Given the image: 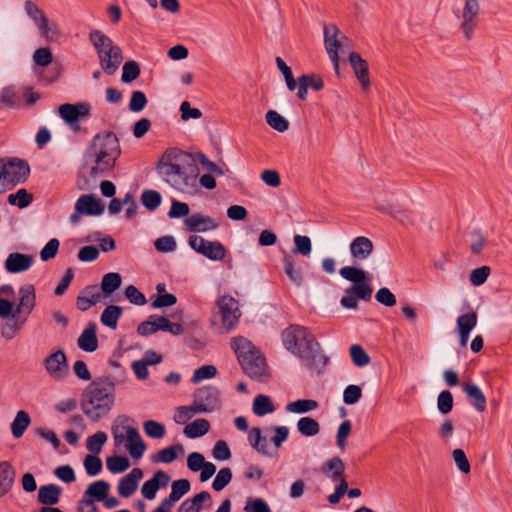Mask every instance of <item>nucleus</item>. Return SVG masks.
I'll list each match as a JSON object with an SVG mask.
<instances>
[{"instance_id":"nucleus-50","label":"nucleus","mask_w":512,"mask_h":512,"mask_svg":"<svg viewBox=\"0 0 512 512\" xmlns=\"http://www.w3.org/2000/svg\"><path fill=\"white\" fill-rule=\"evenodd\" d=\"M37 27L39 28L41 35L48 40L53 41L59 37L57 25L54 23H50L47 17L40 18L39 25Z\"/></svg>"},{"instance_id":"nucleus-21","label":"nucleus","mask_w":512,"mask_h":512,"mask_svg":"<svg viewBox=\"0 0 512 512\" xmlns=\"http://www.w3.org/2000/svg\"><path fill=\"white\" fill-rule=\"evenodd\" d=\"M373 251L374 244L368 237L358 236L350 243V254L355 260H366L372 255Z\"/></svg>"},{"instance_id":"nucleus-55","label":"nucleus","mask_w":512,"mask_h":512,"mask_svg":"<svg viewBox=\"0 0 512 512\" xmlns=\"http://www.w3.org/2000/svg\"><path fill=\"white\" fill-rule=\"evenodd\" d=\"M140 75L139 64L135 61H127L122 68L121 80L124 83H130L136 80Z\"/></svg>"},{"instance_id":"nucleus-6","label":"nucleus","mask_w":512,"mask_h":512,"mask_svg":"<svg viewBox=\"0 0 512 512\" xmlns=\"http://www.w3.org/2000/svg\"><path fill=\"white\" fill-rule=\"evenodd\" d=\"M233 342L239 364L245 374L251 379L262 381L267 376V364L264 356L243 337L234 338Z\"/></svg>"},{"instance_id":"nucleus-27","label":"nucleus","mask_w":512,"mask_h":512,"mask_svg":"<svg viewBox=\"0 0 512 512\" xmlns=\"http://www.w3.org/2000/svg\"><path fill=\"white\" fill-rule=\"evenodd\" d=\"M89 41L93 45L97 54L99 51H109L110 48L112 50L120 49L118 45L113 43V40L109 36L98 29H93L89 32Z\"/></svg>"},{"instance_id":"nucleus-34","label":"nucleus","mask_w":512,"mask_h":512,"mask_svg":"<svg viewBox=\"0 0 512 512\" xmlns=\"http://www.w3.org/2000/svg\"><path fill=\"white\" fill-rule=\"evenodd\" d=\"M190 482L187 479H179L172 483L171 492L166 498L165 504L174 505L175 502L180 500L190 490Z\"/></svg>"},{"instance_id":"nucleus-31","label":"nucleus","mask_w":512,"mask_h":512,"mask_svg":"<svg viewBox=\"0 0 512 512\" xmlns=\"http://www.w3.org/2000/svg\"><path fill=\"white\" fill-rule=\"evenodd\" d=\"M211 495L207 491H201L192 498L182 502L177 512H200L204 502H211Z\"/></svg>"},{"instance_id":"nucleus-24","label":"nucleus","mask_w":512,"mask_h":512,"mask_svg":"<svg viewBox=\"0 0 512 512\" xmlns=\"http://www.w3.org/2000/svg\"><path fill=\"white\" fill-rule=\"evenodd\" d=\"M16 470L9 461L0 462V498L8 494L15 482Z\"/></svg>"},{"instance_id":"nucleus-54","label":"nucleus","mask_w":512,"mask_h":512,"mask_svg":"<svg viewBox=\"0 0 512 512\" xmlns=\"http://www.w3.org/2000/svg\"><path fill=\"white\" fill-rule=\"evenodd\" d=\"M293 253L301 254L302 256H309L312 251V243L308 236L295 235Z\"/></svg>"},{"instance_id":"nucleus-20","label":"nucleus","mask_w":512,"mask_h":512,"mask_svg":"<svg viewBox=\"0 0 512 512\" xmlns=\"http://www.w3.org/2000/svg\"><path fill=\"white\" fill-rule=\"evenodd\" d=\"M349 62L361 84L362 89H368L370 87V79L367 61L364 60L357 52H351L349 54Z\"/></svg>"},{"instance_id":"nucleus-4","label":"nucleus","mask_w":512,"mask_h":512,"mask_svg":"<svg viewBox=\"0 0 512 512\" xmlns=\"http://www.w3.org/2000/svg\"><path fill=\"white\" fill-rule=\"evenodd\" d=\"M115 164V161L104 158L102 153L87 147L84 152V164L78 175L77 187L84 191L94 188L98 178L111 175Z\"/></svg>"},{"instance_id":"nucleus-29","label":"nucleus","mask_w":512,"mask_h":512,"mask_svg":"<svg viewBox=\"0 0 512 512\" xmlns=\"http://www.w3.org/2000/svg\"><path fill=\"white\" fill-rule=\"evenodd\" d=\"M462 389L470 399L471 405L478 412H483L486 408V397L482 390L473 383H464Z\"/></svg>"},{"instance_id":"nucleus-40","label":"nucleus","mask_w":512,"mask_h":512,"mask_svg":"<svg viewBox=\"0 0 512 512\" xmlns=\"http://www.w3.org/2000/svg\"><path fill=\"white\" fill-rule=\"evenodd\" d=\"M252 409L257 416H264L275 411L271 399L263 394H259L254 398Z\"/></svg>"},{"instance_id":"nucleus-17","label":"nucleus","mask_w":512,"mask_h":512,"mask_svg":"<svg viewBox=\"0 0 512 512\" xmlns=\"http://www.w3.org/2000/svg\"><path fill=\"white\" fill-rule=\"evenodd\" d=\"M97 56L101 69L107 75L115 74L124 59L121 48L114 50L110 48L109 51L103 52L99 51Z\"/></svg>"},{"instance_id":"nucleus-49","label":"nucleus","mask_w":512,"mask_h":512,"mask_svg":"<svg viewBox=\"0 0 512 512\" xmlns=\"http://www.w3.org/2000/svg\"><path fill=\"white\" fill-rule=\"evenodd\" d=\"M477 314L474 311L460 315L457 318L458 331L471 332L477 325Z\"/></svg>"},{"instance_id":"nucleus-23","label":"nucleus","mask_w":512,"mask_h":512,"mask_svg":"<svg viewBox=\"0 0 512 512\" xmlns=\"http://www.w3.org/2000/svg\"><path fill=\"white\" fill-rule=\"evenodd\" d=\"M33 264V257L27 254L14 252L9 254L5 261V268L9 273L27 271Z\"/></svg>"},{"instance_id":"nucleus-19","label":"nucleus","mask_w":512,"mask_h":512,"mask_svg":"<svg viewBox=\"0 0 512 512\" xmlns=\"http://www.w3.org/2000/svg\"><path fill=\"white\" fill-rule=\"evenodd\" d=\"M75 209L89 216H98L104 212V205L92 194L81 195L75 203Z\"/></svg>"},{"instance_id":"nucleus-32","label":"nucleus","mask_w":512,"mask_h":512,"mask_svg":"<svg viewBox=\"0 0 512 512\" xmlns=\"http://www.w3.org/2000/svg\"><path fill=\"white\" fill-rule=\"evenodd\" d=\"M110 485L104 480H98L90 484L85 491V496L82 499H93L102 501L108 495Z\"/></svg>"},{"instance_id":"nucleus-13","label":"nucleus","mask_w":512,"mask_h":512,"mask_svg":"<svg viewBox=\"0 0 512 512\" xmlns=\"http://www.w3.org/2000/svg\"><path fill=\"white\" fill-rule=\"evenodd\" d=\"M339 273L342 278L353 283V286L350 288H352L356 294L365 297L368 291L373 292L372 286L366 282L367 276L363 269L354 266H346L341 268Z\"/></svg>"},{"instance_id":"nucleus-11","label":"nucleus","mask_w":512,"mask_h":512,"mask_svg":"<svg viewBox=\"0 0 512 512\" xmlns=\"http://www.w3.org/2000/svg\"><path fill=\"white\" fill-rule=\"evenodd\" d=\"M193 402L198 406L199 412L210 413L217 410L219 404V391L212 386H203L194 393Z\"/></svg>"},{"instance_id":"nucleus-59","label":"nucleus","mask_w":512,"mask_h":512,"mask_svg":"<svg viewBox=\"0 0 512 512\" xmlns=\"http://www.w3.org/2000/svg\"><path fill=\"white\" fill-rule=\"evenodd\" d=\"M388 213L404 225L414 224V217L412 215V212L408 210L402 209L397 206H390L388 208Z\"/></svg>"},{"instance_id":"nucleus-48","label":"nucleus","mask_w":512,"mask_h":512,"mask_svg":"<svg viewBox=\"0 0 512 512\" xmlns=\"http://www.w3.org/2000/svg\"><path fill=\"white\" fill-rule=\"evenodd\" d=\"M350 356L354 365L364 367L370 363V356L360 345L354 344L350 347Z\"/></svg>"},{"instance_id":"nucleus-18","label":"nucleus","mask_w":512,"mask_h":512,"mask_svg":"<svg viewBox=\"0 0 512 512\" xmlns=\"http://www.w3.org/2000/svg\"><path fill=\"white\" fill-rule=\"evenodd\" d=\"M184 224L191 232H207L216 230L219 224L211 217L201 213H193L184 220Z\"/></svg>"},{"instance_id":"nucleus-28","label":"nucleus","mask_w":512,"mask_h":512,"mask_svg":"<svg viewBox=\"0 0 512 512\" xmlns=\"http://www.w3.org/2000/svg\"><path fill=\"white\" fill-rule=\"evenodd\" d=\"M321 472L333 482H337L339 478L345 476V464L340 457H333L321 466Z\"/></svg>"},{"instance_id":"nucleus-42","label":"nucleus","mask_w":512,"mask_h":512,"mask_svg":"<svg viewBox=\"0 0 512 512\" xmlns=\"http://www.w3.org/2000/svg\"><path fill=\"white\" fill-rule=\"evenodd\" d=\"M318 406H319V404L316 400L299 399V400L289 403L286 406V410L291 413L302 414V413H307V412L313 411V410L317 409Z\"/></svg>"},{"instance_id":"nucleus-62","label":"nucleus","mask_w":512,"mask_h":512,"mask_svg":"<svg viewBox=\"0 0 512 512\" xmlns=\"http://www.w3.org/2000/svg\"><path fill=\"white\" fill-rule=\"evenodd\" d=\"M362 397V389L358 385H348L343 392V401L347 405L356 404Z\"/></svg>"},{"instance_id":"nucleus-38","label":"nucleus","mask_w":512,"mask_h":512,"mask_svg":"<svg viewBox=\"0 0 512 512\" xmlns=\"http://www.w3.org/2000/svg\"><path fill=\"white\" fill-rule=\"evenodd\" d=\"M30 423L31 418L29 414L24 410L18 411L14 420L11 423L12 435L15 438L22 437L26 429L29 427Z\"/></svg>"},{"instance_id":"nucleus-37","label":"nucleus","mask_w":512,"mask_h":512,"mask_svg":"<svg viewBox=\"0 0 512 512\" xmlns=\"http://www.w3.org/2000/svg\"><path fill=\"white\" fill-rule=\"evenodd\" d=\"M121 284V275L117 272H109L102 277L100 287L105 296H110L120 288Z\"/></svg>"},{"instance_id":"nucleus-46","label":"nucleus","mask_w":512,"mask_h":512,"mask_svg":"<svg viewBox=\"0 0 512 512\" xmlns=\"http://www.w3.org/2000/svg\"><path fill=\"white\" fill-rule=\"evenodd\" d=\"M162 201L161 194L152 189L144 190L141 195V202L146 209L154 211L159 207Z\"/></svg>"},{"instance_id":"nucleus-10","label":"nucleus","mask_w":512,"mask_h":512,"mask_svg":"<svg viewBox=\"0 0 512 512\" xmlns=\"http://www.w3.org/2000/svg\"><path fill=\"white\" fill-rule=\"evenodd\" d=\"M190 247L197 253L202 254L210 260H222L226 256V248L218 241H208L201 236L192 235L189 237Z\"/></svg>"},{"instance_id":"nucleus-64","label":"nucleus","mask_w":512,"mask_h":512,"mask_svg":"<svg viewBox=\"0 0 512 512\" xmlns=\"http://www.w3.org/2000/svg\"><path fill=\"white\" fill-rule=\"evenodd\" d=\"M33 60L36 66L46 67L53 61V55L49 48H38L33 54Z\"/></svg>"},{"instance_id":"nucleus-14","label":"nucleus","mask_w":512,"mask_h":512,"mask_svg":"<svg viewBox=\"0 0 512 512\" xmlns=\"http://www.w3.org/2000/svg\"><path fill=\"white\" fill-rule=\"evenodd\" d=\"M47 373L55 380H63L69 371L67 357L62 350H57L44 360Z\"/></svg>"},{"instance_id":"nucleus-30","label":"nucleus","mask_w":512,"mask_h":512,"mask_svg":"<svg viewBox=\"0 0 512 512\" xmlns=\"http://www.w3.org/2000/svg\"><path fill=\"white\" fill-rule=\"evenodd\" d=\"M97 290L96 285L87 286L83 289L82 294L79 295L76 300V306L81 311H87L94 306L100 299V293L94 292Z\"/></svg>"},{"instance_id":"nucleus-61","label":"nucleus","mask_w":512,"mask_h":512,"mask_svg":"<svg viewBox=\"0 0 512 512\" xmlns=\"http://www.w3.org/2000/svg\"><path fill=\"white\" fill-rule=\"evenodd\" d=\"M145 433L155 439L163 438L166 432L165 426L154 420H147L144 423Z\"/></svg>"},{"instance_id":"nucleus-35","label":"nucleus","mask_w":512,"mask_h":512,"mask_svg":"<svg viewBox=\"0 0 512 512\" xmlns=\"http://www.w3.org/2000/svg\"><path fill=\"white\" fill-rule=\"evenodd\" d=\"M210 423L204 418L196 419L192 423L188 424L184 428V434L186 437L195 439L201 437L209 432Z\"/></svg>"},{"instance_id":"nucleus-2","label":"nucleus","mask_w":512,"mask_h":512,"mask_svg":"<svg viewBox=\"0 0 512 512\" xmlns=\"http://www.w3.org/2000/svg\"><path fill=\"white\" fill-rule=\"evenodd\" d=\"M282 341L284 347L299 357L308 369L321 373L327 365L328 357L306 327L291 325L282 332Z\"/></svg>"},{"instance_id":"nucleus-12","label":"nucleus","mask_w":512,"mask_h":512,"mask_svg":"<svg viewBox=\"0 0 512 512\" xmlns=\"http://www.w3.org/2000/svg\"><path fill=\"white\" fill-rule=\"evenodd\" d=\"M480 14V4L478 0H465L462 21L460 29L462 30L465 38L470 40L473 36V32L478 25V16Z\"/></svg>"},{"instance_id":"nucleus-33","label":"nucleus","mask_w":512,"mask_h":512,"mask_svg":"<svg viewBox=\"0 0 512 512\" xmlns=\"http://www.w3.org/2000/svg\"><path fill=\"white\" fill-rule=\"evenodd\" d=\"M123 314V309L117 305H108L100 316L101 323L111 329H116L119 319Z\"/></svg>"},{"instance_id":"nucleus-51","label":"nucleus","mask_w":512,"mask_h":512,"mask_svg":"<svg viewBox=\"0 0 512 512\" xmlns=\"http://www.w3.org/2000/svg\"><path fill=\"white\" fill-rule=\"evenodd\" d=\"M84 467L89 476H96L102 471L103 463L97 454H87L84 459Z\"/></svg>"},{"instance_id":"nucleus-60","label":"nucleus","mask_w":512,"mask_h":512,"mask_svg":"<svg viewBox=\"0 0 512 512\" xmlns=\"http://www.w3.org/2000/svg\"><path fill=\"white\" fill-rule=\"evenodd\" d=\"M158 327L159 331L169 332L172 335H181L184 332V327L180 323H173L164 316H159Z\"/></svg>"},{"instance_id":"nucleus-26","label":"nucleus","mask_w":512,"mask_h":512,"mask_svg":"<svg viewBox=\"0 0 512 512\" xmlns=\"http://www.w3.org/2000/svg\"><path fill=\"white\" fill-rule=\"evenodd\" d=\"M62 488L56 484L43 485L38 490L37 501L42 505L53 506L60 501Z\"/></svg>"},{"instance_id":"nucleus-3","label":"nucleus","mask_w":512,"mask_h":512,"mask_svg":"<svg viewBox=\"0 0 512 512\" xmlns=\"http://www.w3.org/2000/svg\"><path fill=\"white\" fill-rule=\"evenodd\" d=\"M115 402V384L107 376L97 377L84 389L80 406L92 421L98 422L107 416Z\"/></svg>"},{"instance_id":"nucleus-25","label":"nucleus","mask_w":512,"mask_h":512,"mask_svg":"<svg viewBox=\"0 0 512 512\" xmlns=\"http://www.w3.org/2000/svg\"><path fill=\"white\" fill-rule=\"evenodd\" d=\"M97 326L90 322L83 330L77 340L80 349L85 352H94L98 348V339L96 334Z\"/></svg>"},{"instance_id":"nucleus-47","label":"nucleus","mask_w":512,"mask_h":512,"mask_svg":"<svg viewBox=\"0 0 512 512\" xmlns=\"http://www.w3.org/2000/svg\"><path fill=\"white\" fill-rule=\"evenodd\" d=\"M108 470L113 473H122L130 467V461L126 456H111L106 460Z\"/></svg>"},{"instance_id":"nucleus-45","label":"nucleus","mask_w":512,"mask_h":512,"mask_svg":"<svg viewBox=\"0 0 512 512\" xmlns=\"http://www.w3.org/2000/svg\"><path fill=\"white\" fill-rule=\"evenodd\" d=\"M265 119L267 124L278 132H285L289 128V121L275 110H269Z\"/></svg>"},{"instance_id":"nucleus-15","label":"nucleus","mask_w":512,"mask_h":512,"mask_svg":"<svg viewBox=\"0 0 512 512\" xmlns=\"http://www.w3.org/2000/svg\"><path fill=\"white\" fill-rule=\"evenodd\" d=\"M339 29L336 25H325L324 26V43L327 50V54L333 63L334 70L338 74L339 72V55L338 50L340 48V41L337 39Z\"/></svg>"},{"instance_id":"nucleus-9","label":"nucleus","mask_w":512,"mask_h":512,"mask_svg":"<svg viewBox=\"0 0 512 512\" xmlns=\"http://www.w3.org/2000/svg\"><path fill=\"white\" fill-rule=\"evenodd\" d=\"M2 174L5 182L13 187L23 184L30 175V166L24 159L17 157L8 158L2 165Z\"/></svg>"},{"instance_id":"nucleus-41","label":"nucleus","mask_w":512,"mask_h":512,"mask_svg":"<svg viewBox=\"0 0 512 512\" xmlns=\"http://www.w3.org/2000/svg\"><path fill=\"white\" fill-rule=\"evenodd\" d=\"M299 433L305 437H312L319 433V423L311 417H302L297 422Z\"/></svg>"},{"instance_id":"nucleus-16","label":"nucleus","mask_w":512,"mask_h":512,"mask_svg":"<svg viewBox=\"0 0 512 512\" xmlns=\"http://www.w3.org/2000/svg\"><path fill=\"white\" fill-rule=\"evenodd\" d=\"M91 107L88 103L70 104L65 103L59 107L60 117L67 123L72 124L79 121L83 117L90 115Z\"/></svg>"},{"instance_id":"nucleus-43","label":"nucleus","mask_w":512,"mask_h":512,"mask_svg":"<svg viewBox=\"0 0 512 512\" xmlns=\"http://www.w3.org/2000/svg\"><path fill=\"white\" fill-rule=\"evenodd\" d=\"M248 441L250 445L260 454L267 455V440L261 435V429L253 427L248 434Z\"/></svg>"},{"instance_id":"nucleus-57","label":"nucleus","mask_w":512,"mask_h":512,"mask_svg":"<svg viewBox=\"0 0 512 512\" xmlns=\"http://www.w3.org/2000/svg\"><path fill=\"white\" fill-rule=\"evenodd\" d=\"M232 480V471L229 467L222 468L218 471L212 487L215 491L223 490Z\"/></svg>"},{"instance_id":"nucleus-7","label":"nucleus","mask_w":512,"mask_h":512,"mask_svg":"<svg viewBox=\"0 0 512 512\" xmlns=\"http://www.w3.org/2000/svg\"><path fill=\"white\" fill-rule=\"evenodd\" d=\"M88 148L99 152L104 158H109L116 162L121 154L119 139L114 132L97 133L91 140Z\"/></svg>"},{"instance_id":"nucleus-8","label":"nucleus","mask_w":512,"mask_h":512,"mask_svg":"<svg viewBox=\"0 0 512 512\" xmlns=\"http://www.w3.org/2000/svg\"><path fill=\"white\" fill-rule=\"evenodd\" d=\"M216 306L218 309L217 314L220 315L225 331L229 332L234 329L241 316L238 301L230 295H224L218 298Z\"/></svg>"},{"instance_id":"nucleus-5","label":"nucleus","mask_w":512,"mask_h":512,"mask_svg":"<svg viewBox=\"0 0 512 512\" xmlns=\"http://www.w3.org/2000/svg\"><path fill=\"white\" fill-rule=\"evenodd\" d=\"M19 302L15 306L13 318L8 319L1 327V336L6 340L13 339L26 323L28 316L36 306V292L32 284L19 288Z\"/></svg>"},{"instance_id":"nucleus-58","label":"nucleus","mask_w":512,"mask_h":512,"mask_svg":"<svg viewBox=\"0 0 512 512\" xmlns=\"http://www.w3.org/2000/svg\"><path fill=\"white\" fill-rule=\"evenodd\" d=\"M437 408L441 414H448L453 408V395L449 390L441 391L437 398Z\"/></svg>"},{"instance_id":"nucleus-56","label":"nucleus","mask_w":512,"mask_h":512,"mask_svg":"<svg viewBox=\"0 0 512 512\" xmlns=\"http://www.w3.org/2000/svg\"><path fill=\"white\" fill-rule=\"evenodd\" d=\"M198 406L192 402L190 406H179L176 409L175 421L179 424H184L191 419L196 413H200L197 409Z\"/></svg>"},{"instance_id":"nucleus-63","label":"nucleus","mask_w":512,"mask_h":512,"mask_svg":"<svg viewBox=\"0 0 512 512\" xmlns=\"http://www.w3.org/2000/svg\"><path fill=\"white\" fill-rule=\"evenodd\" d=\"M490 272L491 269L488 266H481L473 269L469 277L471 284L474 286H480L484 284L489 277Z\"/></svg>"},{"instance_id":"nucleus-53","label":"nucleus","mask_w":512,"mask_h":512,"mask_svg":"<svg viewBox=\"0 0 512 512\" xmlns=\"http://www.w3.org/2000/svg\"><path fill=\"white\" fill-rule=\"evenodd\" d=\"M108 437L105 432L98 431L87 439V449L93 454L101 452L103 445L106 443Z\"/></svg>"},{"instance_id":"nucleus-39","label":"nucleus","mask_w":512,"mask_h":512,"mask_svg":"<svg viewBox=\"0 0 512 512\" xmlns=\"http://www.w3.org/2000/svg\"><path fill=\"white\" fill-rule=\"evenodd\" d=\"M284 272L291 282L296 286H300L303 282V277L300 268H296L295 259L291 255H285L283 259Z\"/></svg>"},{"instance_id":"nucleus-36","label":"nucleus","mask_w":512,"mask_h":512,"mask_svg":"<svg viewBox=\"0 0 512 512\" xmlns=\"http://www.w3.org/2000/svg\"><path fill=\"white\" fill-rule=\"evenodd\" d=\"M184 452V448H183V445L181 443H177L173 446H169V447H166V448H163L162 450L158 451L157 454H154L152 456V461L153 462H162V463H171L173 462L179 453H183Z\"/></svg>"},{"instance_id":"nucleus-1","label":"nucleus","mask_w":512,"mask_h":512,"mask_svg":"<svg viewBox=\"0 0 512 512\" xmlns=\"http://www.w3.org/2000/svg\"><path fill=\"white\" fill-rule=\"evenodd\" d=\"M156 169L163 180L175 189L188 194L197 191L198 167L191 154L177 148L167 149Z\"/></svg>"},{"instance_id":"nucleus-22","label":"nucleus","mask_w":512,"mask_h":512,"mask_svg":"<svg viewBox=\"0 0 512 512\" xmlns=\"http://www.w3.org/2000/svg\"><path fill=\"white\" fill-rule=\"evenodd\" d=\"M143 477V471L140 468H133L118 483V493L124 497H130L137 489L138 482Z\"/></svg>"},{"instance_id":"nucleus-44","label":"nucleus","mask_w":512,"mask_h":512,"mask_svg":"<svg viewBox=\"0 0 512 512\" xmlns=\"http://www.w3.org/2000/svg\"><path fill=\"white\" fill-rule=\"evenodd\" d=\"M372 297V292L368 291L365 298L364 296H360L356 294L352 288H348L346 290V295L343 296L340 300V304L347 309H356L358 307V300L370 301Z\"/></svg>"},{"instance_id":"nucleus-52","label":"nucleus","mask_w":512,"mask_h":512,"mask_svg":"<svg viewBox=\"0 0 512 512\" xmlns=\"http://www.w3.org/2000/svg\"><path fill=\"white\" fill-rule=\"evenodd\" d=\"M157 318H159V315H150L146 321L138 325L137 333L141 336H149L159 331Z\"/></svg>"}]
</instances>
